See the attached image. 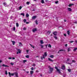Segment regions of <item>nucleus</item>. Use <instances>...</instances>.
<instances>
[{
    "label": "nucleus",
    "instance_id": "de8ad7c7",
    "mask_svg": "<svg viewBox=\"0 0 77 77\" xmlns=\"http://www.w3.org/2000/svg\"><path fill=\"white\" fill-rule=\"evenodd\" d=\"M12 18H13V17H12V16H11V17H10V18L11 19H12Z\"/></svg>",
    "mask_w": 77,
    "mask_h": 77
},
{
    "label": "nucleus",
    "instance_id": "13d9d810",
    "mask_svg": "<svg viewBox=\"0 0 77 77\" xmlns=\"http://www.w3.org/2000/svg\"><path fill=\"white\" fill-rule=\"evenodd\" d=\"M12 59H15V57H13V58H12Z\"/></svg>",
    "mask_w": 77,
    "mask_h": 77
},
{
    "label": "nucleus",
    "instance_id": "774afa93",
    "mask_svg": "<svg viewBox=\"0 0 77 77\" xmlns=\"http://www.w3.org/2000/svg\"><path fill=\"white\" fill-rule=\"evenodd\" d=\"M41 75V76H42V75Z\"/></svg>",
    "mask_w": 77,
    "mask_h": 77
},
{
    "label": "nucleus",
    "instance_id": "8fccbe9b",
    "mask_svg": "<svg viewBox=\"0 0 77 77\" xmlns=\"http://www.w3.org/2000/svg\"><path fill=\"white\" fill-rule=\"evenodd\" d=\"M35 65H35V64H33V65H32V66H35Z\"/></svg>",
    "mask_w": 77,
    "mask_h": 77
},
{
    "label": "nucleus",
    "instance_id": "bb28decb",
    "mask_svg": "<svg viewBox=\"0 0 77 77\" xmlns=\"http://www.w3.org/2000/svg\"><path fill=\"white\" fill-rule=\"evenodd\" d=\"M76 50H77V48H75L73 50V51H76Z\"/></svg>",
    "mask_w": 77,
    "mask_h": 77
},
{
    "label": "nucleus",
    "instance_id": "cd10ccee",
    "mask_svg": "<svg viewBox=\"0 0 77 77\" xmlns=\"http://www.w3.org/2000/svg\"><path fill=\"white\" fill-rule=\"evenodd\" d=\"M50 57H51V58H53V57H54V56L53 55H51L50 56Z\"/></svg>",
    "mask_w": 77,
    "mask_h": 77
},
{
    "label": "nucleus",
    "instance_id": "c9c22d12",
    "mask_svg": "<svg viewBox=\"0 0 77 77\" xmlns=\"http://www.w3.org/2000/svg\"><path fill=\"white\" fill-rule=\"evenodd\" d=\"M31 45V47H32V48H34V46L33 45Z\"/></svg>",
    "mask_w": 77,
    "mask_h": 77
},
{
    "label": "nucleus",
    "instance_id": "dca6fc26",
    "mask_svg": "<svg viewBox=\"0 0 77 77\" xmlns=\"http://www.w3.org/2000/svg\"><path fill=\"white\" fill-rule=\"evenodd\" d=\"M26 17H27V18H28V17H29V15L28 14V13H27L26 14Z\"/></svg>",
    "mask_w": 77,
    "mask_h": 77
},
{
    "label": "nucleus",
    "instance_id": "864d4df0",
    "mask_svg": "<svg viewBox=\"0 0 77 77\" xmlns=\"http://www.w3.org/2000/svg\"><path fill=\"white\" fill-rule=\"evenodd\" d=\"M64 36H66V34H64Z\"/></svg>",
    "mask_w": 77,
    "mask_h": 77
},
{
    "label": "nucleus",
    "instance_id": "393cba45",
    "mask_svg": "<svg viewBox=\"0 0 77 77\" xmlns=\"http://www.w3.org/2000/svg\"><path fill=\"white\" fill-rule=\"evenodd\" d=\"M41 3H44V0H42Z\"/></svg>",
    "mask_w": 77,
    "mask_h": 77
},
{
    "label": "nucleus",
    "instance_id": "79ce46f5",
    "mask_svg": "<svg viewBox=\"0 0 77 77\" xmlns=\"http://www.w3.org/2000/svg\"><path fill=\"white\" fill-rule=\"evenodd\" d=\"M14 63H11V65H14Z\"/></svg>",
    "mask_w": 77,
    "mask_h": 77
},
{
    "label": "nucleus",
    "instance_id": "c756f323",
    "mask_svg": "<svg viewBox=\"0 0 77 77\" xmlns=\"http://www.w3.org/2000/svg\"><path fill=\"white\" fill-rule=\"evenodd\" d=\"M26 58H29V55H26Z\"/></svg>",
    "mask_w": 77,
    "mask_h": 77
},
{
    "label": "nucleus",
    "instance_id": "6ab92c4d",
    "mask_svg": "<svg viewBox=\"0 0 77 77\" xmlns=\"http://www.w3.org/2000/svg\"><path fill=\"white\" fill-rule=\"evenodd\" d=\"M11 42H12L13 45H14L15 44V42L14 41H12Z\"/></svg>",
    "mask_w": 77,
    "mask_h": 77
},
{
    "label": "nucleus",
    "instance_id": "4d7b16f0",
    "mask_svg": "<svg viewBox=\"0 0 77 77\" xmlns=\"http://www.w3.org/2000/svg\"><path fill=\"white\" fill-rule=\"evenodd\" d=\"M72 62H75V60H73L72 61Z\"/></svg>",
    "mask_w": 77,
    "mask_h": 77
},
{
    "label": "nucleus",
    "instance_id": "2f4dec72",
    "mask_svg": "<svg viewBox=\"0 0 77 77\" xmlns=\"http://www.w3.org/2000/svg\"><path fill=\"white\" fill-rule=\"evenodd\" d=\"M40 45L41 46V48H43V47H44V46L43 45Z\"/></svg>",
    "mask_w": 77,
    "mask_h": 77
},
{
    "label": "nucleus",
    "instance_id": "a878e982",
    "mask_svg": "<svg viewBox=\"0 0 77 77\" xmlns=\"http://www.w3.org/2000/svg\"><path fill=\"white\" fill-rule=\"evenodd\" d=\"M29 50H26V53H27V54H29Z\"/></svg>",
    "mask_w": 77,
    "mask_h": 77
},
{
    "label": "nucleus",
    "instance_id": "680f3d73",
    "mask_svg": "<svg viewBox=\"0 0 77 77\" xmlns=\"http://www.w3.org/2000/svg\"><path fill=\"white\" fill-rule=\"evenodd\" d=\"M2 60H0V63H1V62H2Z\"/></svg>",
    "mask_w": 77,
    "mask_h": 77
},
{
    "label": "nucleus",
    "instance_id": "603ef678",
    "mask_svg": "<svg viewBox=\"0 0 77 77\" xmlns=\"http://www.w3.org/2000/svg\"><path fill=\"white\" fill-rule=\"evenodd\" d=\"M69 59L68 58V59H67V61H69Z\"/></svg>",
    "mask_w": 77,
    "mask_h": 77
},
{
    "label": "nucleus",
    "instance_id": "6e6d98bb",
    "mask_svg": "<svg viewBox=\"0 0 77 77\" xmlns=\"http://www.w3.org/2000/svg\"><path fill=\"white\" fill-rule=\"evenodd\" d=\"M48 45H46V48H47V46H48Z\"/></svg>",
    "mask_w": 77,
    "mask_h": 77
},
{
    "label": "nucleus",
    "instance_id": "052dcab7",
    "mask_svg": "<svg viewBox=\"0 0 77 77\" xmlns=\"http://www.w3.org/2000/svg\"><path fill=\"white\" fill-rule=\"evenodd\" d=\"M26 28H23V30H26Z\"/></svg>",
    "mask_w": 77,
    "mask_h": 77
},
{
    "label": "nucleus",
    "instance_id": "ea45409f",
    "mask_svg": "<svg viewBox=\"0 0 77 77\" xmlns=\"http://www.w3.org/2000/svg\"><path fill=\"white\" fill-rule=\"evenodd\" d=\"M5 74L6 75H7V74H8V72H7V71H5Z\"/></svg>",
    "mask_w": 77,
    "mask_h": 77
},
{
    "label": "nucleus",
    "instance_id": "c03bdc74",
    "mask_svg": "<svg viewBox=\"0 0 77 77\" xmlns=\"http://www.w3.org/2000/svg\"><path fill=\"white\" fill-rule=\"evenodd\" d=\"M13 30H15V27H13Z\"/></svg>",
    "mask_w": 77,
    "mask_h": 77
},
{
    "label": "nucleus",
    "instance_id": "f8f14e48",
    "mask_svg": "<svg viewBox=\"0 0 77 77\" xmlns=\"http://www.w3.org/2000/svg\"><path fill=\"white\" fill-rule=\"evenodd\" d=\"M65 66L64 65H63L62 67V69H65Z\"/></svg>",
    "mask_w": 77,
    "mask_h": 77
},
{
    "label": "nucleus",
    "instance_id": "473e14b6",
    "mask_svg": "<svg viewBox=\"0 0 77 77\" xmlns=\"http://www.w3.org/2000/svg\"><path fill=\"white\" fill-rule=\"evenodd\" d=\"M54 38H55L56 39H57V36H54Z\"/></svg>",
    "mask_w": 77,
    "mask_h": 77
},
{
    "label": "nucleus",
    "instance_id": "5701e85b",
    "mask_svg": "<svg viewBox=\"0 0 77 77\" xmlns=\"http://www.w3.org/2000/svg\"><path fill=\"white\" fill-rule=\"evenodd\" d=\"M67 9L69 11H71V8H68Z\"/></svg>",
    "mask_w": 77,
    "mask_h": 77
},
{
    "label": "nucleus",
    "instance_id": "4be33fe9",
    "mask_svg": "<svg viewBox=\"0 0 77 77\" xmlns=\"http://www.w3.org/2000/svg\"><path fill=\"white\" fill-rule=\"evenodd\" d=\"M63 51V49H60V51H59L58 53H59L60 52V51Z\"/></svg>",
    "mask_w": 77,
    "mask_h": 77
},
{
    "label": "nucleus",
    "instance_id": "338daca9",
    "mask_svg": "<svg viewBox=\"0 0 77 77\" xmlns=\"http://www.w3.org/2000/svg\"><path fill=\"white\" fill-rule=\"evenodd\" d=\"M64 21H65V22H66V20H64Z\"/></svg>",
    "mask_w": 77,
    "mask_h": 77
},
{
    "label": "nucleus",
    "instance_id": "9b49d317",
    "mask_svg": "<svg viewBox=\"0 0 77 77\" xmlns=\"http://www.w3.org/2000/svg\"><path fill=\"white\" fill-rule=\"evenodd\" d=\"M53 34H54V35L56 36V35H57V32H54L53 33Z\"/></svg>",
    "mask_w": 77,
    "mask_h": 77
},
{
    "label": "nucleus",
    "instance_id": "2eb2a0df",
    "mask_svg": "<svg viewBox=\"0 0 77 77\" xmlns=\"http://www.w3.org/2000/svg\"><path fill=\"white\" fill-rule=\"evenodd\" d=\"M19 46H20V47H22V46H23L22 45V44H21V43L20 42L19 43Z\"/></svg>",
    "mask_w": 77,
    "mask_h": 77
},
{
    "label": "nucleus",
    "instance_id": "a19ab883",
    "mask_svg": "<svg viewBox=\"0 0 77 77\" xmlns=\"http://www.w3.org/2000/svg\"><path fill=\"white\" fill-rule=\"evenodd\" d=\"M29 3H30V2H26V4L27 5H29Z\"/></svg>",
    "mask_w": 77,
    "mask_h": 77
},
{
    "label": "nucleus",
    "instance_id": "f257e3e1",
    "mask_svg": "<svg viewBox=\"0 0 77 77\" xmlns=\"http://www.w3.org/2000/svg\"><path fill=\"white\" fill-rule=\"evenodd\" d=\"M16 75V77H18V73L16 72H14V73H11V75H12V76H13V75Z\"/></svg>",
    "mask_w": 77,
    "mask_h": 77
},
{
    "label": "nucleus",
    "instance_id": "3c124183",
    "mask_svg": "<svg viewBox=\"0 0 77 77\" xmlns=\"http://www.w3.org/2000/svg\"><path fill=\"white\" fill-rule=\"evenodd\" d=\"M67 45H68V44H66L65 45V47H67Z\"/></svg>",
    "mask_w": 77,
    "mask_h": 77
},
{
    "label": "nucleus",
    "instance_id": "49530a36",
    "mask_svg": "<svg viewBox=\"0 0 77 77\" xmlns=\"http://www.w3.org/2000/svg\"><path fill=\"white\" fill-rule=\"evenodd\" d=\"M69 42H70V43H72V42H74L73 41H70Z\"/></svg>",
    "mask_w": 77,
    "mask_h": 77
},
{
    "label": "nucleus",
    "instance_id": "b1692460",
    "mask_svg": "<svg viewBox=\"0 0 77 77\" xmlns=\"http://www.w3.org/2000/svg\"><path fill=\"white\" fill-rule=\"evenodd\" d=\"M16 24L17 27H18L19 26V24H18V23H16Z\"/></svg>",
    "mask_w": 77,
    "mask_h": 77
},
{
    "label": "nucleus",
    "instance_id": "412c9836",
    "mask_svg": "<svg viewBox=\"0 0 77 77\" xmlns=\"http://www.w3.org/2000/svg\"><path fill=\"white\" fill-rule=\"evenodd\" d=\"M40 43L41 44H44V42L42 40L40 41Z\"/></svg>",
    "mask_w": 77,
    "mask_h": 77
},
{
    "label": "nucleus",
    "instance_id": "09e8293b",
    "mask_svg": "<svg viewBox=\"0 0 77 77\" xmlns=\"http://www.w3.org/2000/svg\"><path fill=\"white\" fill-rule=\"evenodd\" d=\"M8 59H12V57H10L8 58Z\"/></svg>",
    "mask_w": 77,
    "mask_h": 77
},
{
    "label": "nucleus",
    "instance_id": "e433bc0d",
    "mask_svg": "<svg viewBox=\"0 0 77 77\" xmlns=\"http://www.w3.org/2000/svg\"><path fill=\"white\" fill-rule=\"evenodd\" d=\"M68 71L69 72H71V69H68Z\"/></svg>",
    "mask_w": 77,
    "mask_h": 77
},
{
    "label": "nucleus",
    "instance_id": "f03ea898",
    "mask_svg": "<svg viewBox=\"0 0 77 77\" xmlns=\"http://www.w3.org/2000/svg\"><path fill=\"white\" fill-rule=\"evenodd\" d=\"M48 68L50 69L49 71H50V72H52L53 70V69L52 68H51L50 66H48Z\"/></svg>",
    "mask_w": 77,
    "mask_h": 77
},
{
    "label": "nucleus",
    "instance_id": "423d86ee",
    "mask_svg": "<svg viewBox=\"0 0 77 77\" xmlns=\"http://www.w3.org/2000/svg\"><path fill=\"white\" fill-rule=\"evenodd\" d=\"M32 31L33 32H35L37 31V29L36 28H34L32 29Z\"/></svg>",
    "mask_w": 77,
    "mask_h": 77
},
{
    "label": "nucleus",
    "instance_id": "f704fd0d",
    "mask_svg": "<svg viewBox=\"0 0 77 77\" xmlns=\"http://www.w3.org/2000/svg\"><path fill=\"white\" fill-rule=\"evenodd\" d=\"M21 15H23V17H24V13H21Z\"/></svg>",
    "mask_w": 77,
    "mask_h": 77
},
{
    "label": "nucleus",
    "instance_id": "1a4fd4ad",
    "mask_svg": "<svg viewBox=\"0 0 77 77\" xmlns=\"http://www.w3.org/2000/svg\"><path fill=\"white\" fill-rule=\"evenodd\" d=\"M71 48H72L69 47V48H68V49H67L68 51L69 52V51H71Z\"/></svg>",
    "mask_w": 77,
    "mask_h": 77
},
{
    "label": "nucleus",
    "instance_id": "37998d69",
    "mask_svg": "<svg viewBox=\"0 0 77 77\" xmlns=\"http://www.w3.org/2000/svg\"><path fill=\"white\" fill-rule=\"evenodd\" d=\"M58 2H58V1H56L55 2L56 4H57V3H58Z\"/></svg>",
    "mask_w": 77,
    "mask_h": 77
},
{
    "label": "nucleus",
    "instance_id": "7c9ffc66",
    "mask_svg": "<svg viewBox=\"0 0 77 77\" xmlns=\"http://www.w3.org/2000/svg\"><path fill=\"white\" fill-rule=\"evenodd\" d=\"M48 47H50V48H51V45H50V44H49Z\"/></svg>",
    "mask_w": 77,
    "mask_h": 77
},
{
    "label": "nucleus",
    "instance_id": "bf43d9fd",
    "mask_svg": "<svg viewBox=\"0 0 77 77\" xmlns=\"http://www.w3.org/2000/svg\"><path fill=\"white\" fill-rule=\"evenodd\" d=\"M32 11H35V10L34 9L33 10H32Z\"/></svg>",
    "mask_w": 77,
    "mask_h": 77
},
{
    "label": "nucleus",
    "instance_id": "ddd939ff",
    "mask_svg": "<svg viewBox=\"0 0 77 77\" xmlns=\"http://www.w3.org/2000/svg\"><path fill=\"white\" fill-rule=\"evenodd\" d=\"M72 5H74V4H70L69 5V7H71V6H72Z\"/></svg>",
    "mask_w": 77,
    "mask_h": 77
},
{
    "label": "nucleus",
    "instance_id": "7ed1b4c3",
    "mask_svg": "<svg viewBox=\"0 0 77 77\" xmlns=\"http://www.w3.org/2000/svg\"><path fill=\"white\" fill-rule=\"evenodd\" d=\"M55 68L57 69V72H58L59 74H60L61 72L60 71V70L58 69L57 68V66H56L55 67Z\"/></svg>",
    "mask_w": 77,
    "mask_h": 77
},
{
    "label": "nucleus",
    "instance_id": "aec40b11",
    "mask_svg": "<svg viewBox=\"0 0 77 77\" xmlns=\"http://www.w3.org/2000/svg\"><path fill=\"white\" fill-rule=\"evenodd\" d=\"M47 56V52H45V56L46 57Z\"/></svg>",
    "mask_w": 77,
    "mask_h": 77
},
{
    "label": "nucleus",
    "instance_id": "58836bf2",
    "mask_svg": "<svg viewBox=\"0 0 77 77\" xmlns=\"http://www.w3.org/2000/svg\"><path fill=\"white\" fill-rule=\"evenodd\" d=\"M35 23L36 24H38V21H37V20H36L35 21Z\"/></svg>",
    "mask_w": 77,
    "mask_h": 77
},
{
    "label": "nucleus",
    "instance_id": "4c0bfd02",
    "mask_svg": "<svg viewBox=\"0 0 77 77\" xmlns=\"http://www.w3.org/2000/svg\"><path fill=\"white\" fill-rule=\"evenodd\" d=\"M27 62V60H23V63H25V62Z\"/></svg>",
    "mask_w": 77,
    "mask_h": 77
},
{
    "label": "nucleus",
    "instance_id": "a211bd4d",
    "mask_svg": "<svg viewBox=\"0 0 77 77\" xmlns=\"http://www.w3.org/2000/svg\"><path fill=\"white\" fill-rule=\"evenodd\" d=\"M30 74L32 75L33 74V71H31L30 72Z\"/></svg>",
    "mask_w": 77,
    "mask_h": 77
},
{
    "label": "nucleus",
    "instance_id": "e2e57ef3",
    "mask_svg": "<svg viewBox=\"0 0 77 77\" xmlns=\"http://www.w3.org/2000/svg\"><path fill=\"white\" fill-rule=\"evenodd\" d=\"M75 43H77V40L75 41Z\"/></svg>",
    "mask_w": 77,
    "mask_h": 77
},
{
    "label": "nucleus",
    "instance_id": "5fc2aeb1",
    "mask_svg": "<svg viewBox=\"0 0 77 77\" xmlns=\"http://www.w3.org/2000/svg\"><path fill=\"white\" fill-rule=\"evenodd\" d=\"M26 24H29V22H26Z\"/></svg>",
    "mask_w": 77,
    "mask_h": 77
},
{
    "label": "nucleus",
    "instance_id": "9d476101",
    "mask_svg": "<svg viewBox=\"0 0 77 77\" xmlns=\"http://www.w3.org/2000/svg\"><path fill=\"white\" fill-rule=\"evenodd\" d=\"M3 66H4V67H9V66H7L6 65H5V64H3L2 65Z\"/></svg>",
    "mask_w": 77,
    "mask_h": 77
},
{
    "label": "nucleus",
    "instance_id": "c85d7f7f",
    "mask_svg": "<svg viewBox=\"0 0 77 77\" xmlns=\"http://www.w3.org/2000/svg\"><path fill=\"white\" fill-rule=\"evenodd\" d=\"M67 33L68 35H69V31H67Z\"/></svg>",
    "mask_w": 77,
    "mask_h": 77
},
{
    "label": "nucleus",
    "instance_id": "f3484780",
    "mask_svg": "<svg viewBox=\"0 0 77 77\" xmlns=\"http://www.w3.org/2000/svg\"><path fill=\"white\" fill-rule=\"evenodd\" d=\"M48 60L49 61H50L51 62H53V60L51 59L50 58H48Z\"/></svg>",
    "mask_w": 77,
    "mask_h": 77
},
{
    "label": "nucleus",
    "instance_id": "39448f33",
    "mask_svg": "<svg viewBox=\"0 0 77 77\" xmlns=\"http://www.w3.org/2000/svg\"><path fill=\"white\" fill-rule=\"evenodd\" d=\"M22 8V7L20 6L19 7V8H17V11H19V10H21Z\"/></svg>",
    "mask_w": 77,
    "mask_h": 77
},
{
    "label": "nucleus",
    "instance_id": "4468645a",
    "mask_svg": "<svg viewBox=\"0 0 77 77\" xmlns=\"http://www.w3.org/2000/svg\"><path fill=\"white\" fill-rule=\"evenodd\" d=\"M3 5H4V6H5L6 7L7 6V4H6L5 2H4L3 3Z\"/></svg>",
    "mask_w": 77,
    "mask_h": 77
},
{
    "label": "nucleus",
    "instance_id": "69168bd1",
    "mask_svg": "<svg viewBox=\"0 0 77 77\" xmlns=\"http://www.w3.org/2000/svg\"><path fill=\"white\" fill-rule=\"evenodd\" d=\"M29 72H27V73H29Z\"/></svg>",
    "mask_w": 77,
    "mask_h": 77
},
{
    "label": "nucleus",
    "instance_id": "20e7f679",
    "mask_svg": "<svg viewBox=\"0 0 77 77\" xmlns=\"http://www.w3.org/2000/svg\"><path fill=\"white\" fill-rule=\"evenodd\" d=\"M17 50L18 51L17 52V54H18V53L20 54L21 53V50H20V49H17Z\"/></svg>",
    "mask_w": 77,
    "mask_h": 77
},
{
    "label": "nucleus",
    "instance_id": "0e129e2a",
    "mask_svg": "<svg viewBox=\"0 0 77 77\" xmlns=\"http://www.w3.org/2000/svg\"><path fill=\"white\" fill-rule=\"evenodd\" d=\"M75 23H77V22H75Z\"/></svg>",
    "mask_w": 77,
    "mask_h": 77
},
{
    "label": "nucleus",
    "instance_id": "72a5a7b5",
    "mask_svg": "<svg viewBox=\"0 0 77 77\" xmlns=\"http://www.w3.org/2000/svg\"><path fill=\"white\" fill-rule=\"evenodd\" d=\"M23 22L24 23H26V19H24L23 20Z\"/></svg>",
    "mask_w": 77,
    "mask_h": 77
},
{
    "label": "nucleus",
    "instance_id": "a18cd8bd",
    "mask_svg": "<svg viewBox=\"0 0 77 77\" xmlns=\"http://www.w3.org/2000/svg\"><path fill=\"white\" fill-rule=\"evenodd\" d=\"M33 69H34L33 67H32V68H31V70H33Z\"/></svg>",
    "mask_w": 77,
    "mask_h": 77
},
{
    "label": "nucleus",
    "instance_id": "6e6552de",
    "mask_svg": "<svg viewBox=\"0 0 77 77\" xmlns=\"http://www.w3.org/2000/svg\"><path fill=\"white\" fill-rule=\"evenodd\" d=\"M43 58L45 59V55H43L42 57H41V59H42V60Z\"/></svg>",
    "mask_w": 77,
    "mask_h": 77
},
{
    "label": "nucleus",
    "instance_id": "0eeeda50",
    "mask_svg": "<svg viewBox=\"0 0 77 77\" xmlns=\"http://www.w3.org/2000/svg\"><path fill=\"white\" fill-rule=\"evenodd\" d=\"M36 16H33L32 17V20H35V19H36Z\"/></svg>",
    "mask_w": 77,
    "mask_h": 77
}]
</instances>
